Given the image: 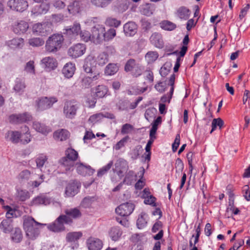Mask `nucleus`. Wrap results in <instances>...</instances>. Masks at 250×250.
<instances>
[{
    "instance_id": "nucleus-25",
    "label": "nucleus",
    "mask_w": 250,
    "mask_h": 250,
    "mask_svg": "<svg viewBox=\"0 0 250 250\" xmlns=\"http://www.w3.org/2000/svg\"><path fill=\"white\" fill-rule=\"evenodd\" d=\"M26 87L25 81L23 79L17 78L13 87L15 92L19 95H21L24 91Z\"/></svg>"
},
{
    "instance_id": "nucleus-14",
    "label": "nucleus",
    "mask_w": 250,
    "mask_h": 250,
    "mask_svg": "<svg viewBox=\"0 0 250 250\" xmlns=\"http://www.w3.org/2000/svg\"><path fill=\"white\" fill-rule=\"evenodd\" d=\"M81 186L76 181L70 182L66 186L65 190L66 197H73L77 194Z\"/></svg>"
},
{
    "instance_id": "nucleus-18",
    "label": "nucleus",
    "mask_w": 250,
    "mask_h": 250,
    "mask_svg": "<svg viewBox=\"0 0 250 250\" xmlns=\"http://www.w3.org/2000/svg\"><path fill=\"white\" fill-rule=\"evenodd\" d=\"M42 66L47 70H53L57 66V62L55 59L51 57L43 58L42 61Z\"/></svg>"
},
{
    "instance_id": "nucleus-47",
    "label": "nucleus",
    "mask_w": 250,
    "mask_h": 250,
    "mask_svg": "<svg viewBox=\"0 0 250 250\" xmlns=\"http://www.w3.org/2000/svg\"><path fill=\"white\" fill-rule=\"evenodd\" d=\"M158 54L156 51H149L146 56V60L148 63H151L155 62L158 58Z\"/></svg>"
},
{
    "instance_id": "nucleus-64",
    "label": "nucleus",
    "mask_w": 250,
    "mask_h": 250,
    "mask_svg": "<svg viewBox=\"0 0 250 250\" xmlns=\"http://www.w3.org/2000/svg\"><path fill=\"white\" fill-rule=\"evenodd\" d=\"M242 193L245 199L248 201H250V190L248 185H245L242 188Z\"/></svg>"
},
{
    "instance_id": "nucleus-20",
    "label": "nucleus",
    "mask_w": 250,
    "mask_h": 250,
    "mask_svg": "<svg viewBox=\"0 0 250 250\" xmlns=\"http://www.w3.org/2000/svg\"><path fill=\"white\" fill-rule=\"evenodd\" d=\"M87 245L89 250H100L103 244L99 239L90 237L87 240Z\"/></svg>"
},
{
    "instance_id": "nucleus-11",
    "label": "nucleus",
    "mask_w": 250,
    "mask_h": 250,
    "mask_svg": "<svg viewBox=\"0 0 250 250\" xmlns=\"http://www.w3.org/2000/svg\"><path fill=\"white\" fill-rule=\"evenodd\" d=\"M85 50L86 47L84 44L77 43L69 48L68 54L72 58H77L82 56L85 53Z\"/></svg>"
},
{
    "instance_id": "nucleus-62",
    "label": "nucleus",
    "mask_w": 250,
    "mask_h": 250,
    "mask_svg": "<svg viewBox=\"0 0 250 250\" xmlns=\"http://www.w3.org/2000/svg\"><path fill=\"white\" fill-rule=\"evenodd\" d=\"M129 139V137L128 136L124 137L116 144L114 148L117 150H120L125 146V143L127 142Z\"/></svg>"
},
{
    "instance_id": "nucleus-36",
    "label": "nucleus",
    "mask_w": 250,
    "mask_h": 250,
    "mask_svg": "<svg viewBox=\"0 0 250 250\" xmlns=\"http://www.w3.org/2000/svg\"><path fill=\"white\" fill-rule=\"evenodd\" d=\"M109 234L113 241H116L121 236L122 231L119 227H115L110 229Z\"/></svg>"
},
{
    "instance_id": "nucleus-53",
    "label": "nucleus",
    "mask_w": 250,
    "mask_h": 250,
    "mask_svg": "<svg viewBox=\"0 0 250 250\" xmlns=\"http://www.w3.org/2000/svg\"><path fill=\"white\" fill-rule=\"evenodd\" d=\"M18 197L21 201H24L29 198L30 194L26 190L21 189L18 190Z\"/></svg>"
},
{
    "instance_id": "nucleus-34",
    "label": "nucleus",
    "mask_w": 250,
    "mask_h": 250,
    "mask_svg": "<svg viewBox=\"0 0 250 250\" xmlns=\"http://www.w3.org/2000/svg\"><path fill=\"white\" fill-rule=\"evenodd\" d=\"M7 43L12 49L21 48L23 46L24 40L21 38H16L9 41Z\"/></svg>"
},
{
    "instance_id": "nucleus-19",
    "label": "nucleus",
    "mask_w": 250,
    "mask_h": 250,
    "mask_svg": "<svg viewBox=\"0 0 250 250\" xmlns=\"http://www.w3.org/2000/svg\"><path fill=\"white\" fill-rule=\"evenodd\" d=\"M77 172L83 176L91 175L94 172V169L89 165H86L83 163L76 164Z\"/></svg>"
},
{
    "instance_id": "nucleus-30",
    "label": "nucleus",
    "mask_w": 250,
    "mask_h": 250,
    "mask_svg": "<svg viewBox=\"0 0 250 250\" xmlns=\"http://www.w3.org/2000/svg\"><path fill=\"white\" fill-rule=\"evenodd\" d=\"M69 132L66 129H62L54 133V138L56 140L63 141L68 138Z\"/></svg>"
},
{
    "instance_id": "nucleus-50",
    "label": "nucleus",
    "mask_w": 250,
    "mask_h": 250,
    "mask_svg": "<svg viewBox=\"0 0 250 250\" xmlns=\"http://www.w3.org/2000/svg\"><path fill=\"white\" fill-rule=\"evenodd\" d=\"M113 164V161H110L106 166L103 167L98 170L97 172V176L99 177H101L106 174L107 171L111 168Z\"/></svg>"
},
{
    "instance_id": "nucleus-8",
    "label": "nucleus",
    "mask_w": 250,
    "mask_h": 250,
    "mask_svg": "<svg viewBox=\"0 0 250 250\" xmlns=\"http://www.w3.org/2000/svg\"><path fill=\"white\" fill-rule=\"evenodd\" d=\"M7 6L11 10L22 12L28 7V2L26 0H8Z\"/></svg>"
},
{
    "instance_id": "nucleus-24",
    "label": "nucleus",
    "mask_w": 250,
    "mask_h": 250,
    "mask_svg": "<svg viewBox=\"0 0 250 250\" xmlns=\"http://www.w3.org/2000/svg\"><path fill=\"white\" fill-rule=\"evenodd\" d=\"M150 41L156 47L162 48L164 46L162 36L160 33L156 32L153 33L150 37Z\"/></svg>"
},
{
    "instance_id": "nucleus-39",
    "label": "nucleus",
    "mask_w": 250,
    "mask_h": 250,
    "mask_svg": "<svg viewBox=\"0 0 250 250\" xmlns=\"http://www.w3.org/2000/svg\"><path fill=\"white\" fill-rule=\"evenodd\" d=\"M146 214L144 212H142L138 217L137 220V226L138 229H142L146 227L147 225Z\"/></svg>"
},
{
    "instance_id": "nucleus-40",
    "label": "nucleus",
    "mask_w": 250,
    "mask_h": 250,
    "mask_svg": "<svg viewBox=\"0 0 250 250\" xmlns=\"http://www.w3.org/2000/svg\"><path fill=\"white\" fill-rule=\"evenodd\" d=\"M108 92L107 87L104 85H99L96 87V96L99 98H102L105 96Z\"/></svg>"
},
{
    "instance_id": "nucleus-28",
    "label": "nucleus",
    "mask_w": 250,
    "mask_h": 250,
    "mask_svg": "<svg viewBox=\"0 0 250 250\" xmlns=\"http://www.w3.org/2000/svg\"><path fill=\"white\" fill-rule=\"evenodd\" d=\"M81 2L79 0H74L70 2L67 6V10L69 14L75 15L80 12Z\"/></svg>"
},
{
    "instance_id": "nucleus-61",
    "label": "nucleus",
    "mask_w": 250,
    "mask_h": 250,
    "mask_svg": "<svg viewBox=\"0 0 250 250\" xmlns=\"http://www.w3.org/2000/svg\"><path fill=\"white\" fill-rule=\"evenodd\" d=\"M34 62L33 61H30L26 63L24 68V70L29 73H35Z\"/></svg>"
},
{
    "instance_id": "nucleus-51",
    "label": "nucleus",
    "mask_w": 250,
    "mask_h": 250,
    "mask_svg": "<svg viewBox=\"0 0 250 250\" xmlns=\"http://www.w3.org/2000/svg\"><path fill=\"white\" fill-rule=\"evenodd\" d=\"M108 61L107 55L103 52L99 55L97 58L96 62L99 65H104Z\"/></svg>"
},
{
    "instance_id": "nucleus-32",
    "label": "nucleus",
    "mask_w": 250,
    "mask_h": 250,
    "mask_svg": "<svg viewBox=\"0 0 250 250\" xmlns=\"http://www.w3.org/2000/svg\"><path fill=\"white\" fill-rule=\"evenodd\" d=\"M235 190V188L231 185H228L226 188V193L228 195L229 198V204L230 210H232L234 202V193L233 192Z\"/></svg>"
},
{
    "instance_id": "nucleus-7",
    "label": "nucleus",
    "mask_w": 250,
    "mask_h": 250,
    "mask_svg": "<svg viewBox=\"0 0 250 250\" xmlns=\"http://www.w3.org/2000/svg\"><path fill=\"white\" fill-rule=\"evenodd\" d=\"M105 27L101 24H98L92 27L91 30L92 42L95 44L103 42Z\"/></svg>"
},
{
    "instance_id": "nucleus-22",
    "label": "nucleus",
    "mask_w": 250,
    "mask_h": 250,
    "mask_svg": "<svg viewBox=\"0 0 250 250\" xmlns=\"http://www.w3.org/2000/svg\"><path fill=\"white\" fill-rule=\"evenodd\" d=\"M21 138V133L18 131L9 130L5 135L6 140L11 142L13 144L19 143Z\"/></svg>"
},
{
    "instance_id": "nucleus-37",
    "label": "nucleus",
    "mask_w": 250,
    "mask_h": 250,
    "mask_svg": "<svg viewBox=\"0 0 250 250\" xmlns=\"http://www.w3.org/2000/svg\"><path fill=\"white\" fill-rule=\"evenodd\" d=\"M190 11L186 7H181L177 11V16L181 19L187 20L190 15Z\"/></svg>"
},
{
    "instance_id": "nucleus-21",
    "label": "nucleus",
    "mask_w": 250,
    "mask_h": 250,
    "mask_svg": "<svg viewBox=\"0 0 250 250\" xmlns=\"http://www.w3.org/2000/svg\"><path fill=\"white\" fill-rule=\"evenodd\" d=\"M29 27L27 22L23 21L15 22L13 25V31L15 34H21L25 33Z\"/></svg>"
},
{
    "instance_id": "nucleus-10",
    "label": "nucleus",
    "mask_w": 250,
    "mask_h": 250,
    "mask_svg": "<svg viewBox=\"0 0 250 250\" xmlns=\"http://www.w3.org/2000/svg\"><path fill=\"white\" fill-rule=\"evenodd\" d=\"M63 218L66 219L65 216L60 215L53 223L48 224L47 226L48 229L54 232H59L64 230V224L65 222Z\"/></svg>"
},
{
    "instance_id": "nucleus-16",
    "label": "nucleus",
    "mask_w": 250,
    "mask_h": 250,
    "mask_svg": "<svg viewBox=\"0 0 250 250\" xmlns=\"http://www.w3.org/2000/svg\"><path fill=\"white\" fill-rule=\"evenodd\" d=\"M81 32V25L79 23L75 22L72 26L65 29L64 34H66L70 39H74Z\"/></svg>"
},
{
    "instance_id": "nucleus-2",
    "label": "nucleus",
    "mask_w": 250,
    "mask_h": 250,
    "mask_svg": "<svg viewBox=\"0 0 250 250\" xmlns=\"http://www.w3.org/2000/svg\"><path fill=\"white\" fill-rule=\"evenodd\" d=\"M94 63L95 61L93 59L87 58L85 59L83 66V69L86 73H91V75L89 78H91L93 85L97 83V81L99 80L102 76L101 71L94 65Z\"/></svg>"
},
{
    "instance_id": "nucleus-49",
    "label": "nucleus",
    "mask_w": 250,
    "mask_h": 250,
    "mask_svg": "<svg viewBox=\"0 0 250 250\" xmlns=\"http://www.w3.org/2000/svg\"><path fill=\"white\" fill-rule=\"evenodd\" d=\"M115 167L116 169L125 170L128 167V164L126 160L120 158L116 162Z\"/></svg>"
},
{
    "instance_id": "nucleus-31",
    "label": "nucleus",
    "mask_w": 250,
    "mask_h": 250,
    "mask_svg": "<svg viewBox=\"0 0 250 250\" xmlns=\"http://www.w3.org/2000/svg\"><path fill=\"white\" fill-rule=\"evenodd\" d=\"M50 203V199L44 195H41L34 198L32 202L33 205H47Z\"/></svg>"
},
{
    "instance_id": "nucleus-52",
    "label": "nucleus",
    "mask_w": 250,
    "mask_h": 250,
    "mask_svg": "<svg viewBox=\"0 0 250 250\" xmlns=\"http://www.w3.org/2000/svg\"><path fill=\"white\" fill-rule=\"evenodd\" d=\"M28 43L33 47H38L43 44L44 41L40 38H33L29 40Z\"/></svg>"
},
{
    "instance_id": "nucleus-63",
    "label": "nucleus",
    "mask_w": 250,
    "mask_h": 250,
    "mask_svg": "<svg viewBox=\"0 0 250 250\" xmlns=\"http://www.w3.org/2000/svg\"><path fill=\"white\" fill-rule=\"evenodd\" d=\"M133 129V126L129 124H125L123 125L121 129V133L122 134H128L130 133Z\"/></svg>"
},
{
    "instance_id": "nucleus-3",
    "label": "nucleus",
    "mask_w": 250,
    "mask_h": 250,
    "mask_svg": "<svg viewBox=\"0 0 250 250\" xmlns=\"http://www.w3.org/2000/svg\"><path fill=\"white\" fill-rule=\"evenodd\" d=\"M63 41L64 38L62 34H53L46 42V51L50 53L57 52L61 48Z\"/></svg>"
},
{
    "instance_id": "nucleus-17",
    "label": "nucleus",
    "mask_w": 250,
    "mask_h": 250,
    "mask_svg": "<svg viewBox=\"0 0 250 250\" xmlns=\"http://www.w3.org/2000/svg\"><path fill=\"white\" fill-rule=\"evenodd\" d=\"M137 25L133 21H129L124 25V32L126 37H132L137 32Z\"/></svg>"
},
{
    "instance_id": "nucleus-1",
    "label": "nucleus",
    "mask_w": 250,
    "mask_h": 250,
    "mask_svg": "<svg viewBox=\"0 0 250 250\" xmlns=\"http://www.w3.org/2000/svg\"><path fill=\"white\" fill-rule=\"evenodd\" d=\"M45 224L37 222L32 217H23V226L26 236L30 239H36L40 233V229Z\"/></svg>"
},
{
    "instance_id": "nucleus-33",
    "label": "nucleus",
    "mask_w": 250,
    "mask_h": 250,
    "mask_svg": "<svg viewBox=\"0 0 250 250\" xmlns=\"http://www.w3.org/2000/svg\"><path fill=\"white\" fill-rule=\"evenodd\" d=\"M156 9V6L152 3H146L141 6V13L146 16L151 15Z\"/></svg>"
},
{
    "instance_id": "nucleus-38",
    "label": "nucleus",
    "mask_w": 250,
    "mask_h": 250,
    "mask_svg": "<svg viewBox=\"0 0 250 250\" xmlns=\"http://www.w3.org/2000/svg\"><path fill=\"white\" fill-rule=\"evenodd\" d=\"M119 70V66L116 63H109L105 68L104 73L106 75L111 76L116 73Z\"/></svg>"
},
{
    "instance_id": "nucleus-26",
    "label": "nucleus",
    "mask_w": 250,
    "mask_h": 250,
    "mask_svg": "<svg viewBox=\"0 0 250 250\" xmlns=\"http://www.w3.org/2000/svg\"><path fill=\"white\" fill-rule=\"evenodd\" d=\"M13 229V221L11 219H4L0 224V229L4 233H10Z\"/></svg>"
},
{
    "instance_id": "nucleus-35",
    "label": "nucleus",
    "mask_w": 250,
    "mask_h": 250,
    "mask_svg": "<svg viewBox=\"0 0 250 250\" xmlns=\"http://www.w3.org/2000/svg\"><path fill=\"white\" fill-rule=\"evenodd\" d=\"M11 238L15 243H20L23 238V234L21 229L19 228H15L14 231L11 233Z\"/></svg>"
},
{
    "instance_id": "nucleus-59",
    "label": "nucleus",
    "mask_w": 250,
    "mask_h": 250,
    "mask_svg": "<svg viewBox=\"0 0 250 250\" xmlns=\"http://www.w3.org/2000/svg\"><path fill=\"white\" fill-rule=\"evenodd\" d=\"M80 37L81 40L84 42H87L88 41L92 42V34L87 31H83L80 32Z\"/></svg>"
},
{
    "instance_id": "nucleus-44",
    "label": "nucleus",
    "mask_w": 250,
    "mask_h": 250,
    "mask_svg": "<svg viewBox=\"0 0 250 250\" xmlns=\"http://www.w3.org/2000/svg\"><path fill=\"white\" fill-rule=\"evenodd\" d=\"M116 35V30L110 28L107 31H104L103 41L108 42L112 40Z\"/></svg>"
},
{
    "instance_id": "nucleus-27",
    "label": "nucleus",
    "mask_w": 250,
    "mask_h": 250,
    "mask_svg": "<svg viewBox=\"0 0 250 250\" xmlns=\"http://www.w3.org/2000/svg\"><path fill=\"white\" fill-rule=\"evenodd\" d=\"M127 9L128 5L125 0H117L113 5V10L119 13H123Z\"/></svg>"
},
{
    "instance_id": "nucleus-45",
    "label": "nucleus",
    "mask_w": 250,
    "mask_h": 250,
    "mask_svg": "<svg viewBox=\"0 0 250 250\" xmlns=\"http://www.w3.org/2000/svg\"><path fill=\"white\" fill-rule=\"evenodd\" d=\"M224 122L223 120L220 118L213 119L211 123L212 128L210 133H211L213 131H214L216 129L217 126H218L219 128L221 129L224 126Z\"/></svg>"
},
{
    "instance_id": "nucleus-60",
    "label": "nucleus",
    "mask_w": 250,
    "mask_h": 250,
    "mask_svg": "<svg viewBox=\"0 0 250 250\" xmlns=\"http://www.w3.org/2000/svg\"><path fill=\"white\" fill-rule=\"evenodd\" d=\"M31 136L30 134L27 131L23 134H21V138H20V142L22 144H27L31 141Z\"/></svg>"
},
{
    "instance_id": "nucleus-6",
    "label": "nucleus",
    "mask_w": 250,
    "mask_h": 250,
    "mask_svg": "<svg viewBox=\"0 0 250 250\" xmlns=\"http://www.w3.org/2000/svg\"><path fill=\"white\" fill-rule=\"evenodd\" d=\"M64 212L65 214L61 215L66 217V219L64 218H63L64 220L65 224L68 225H71L73 223V219H79L82 216L81 211L77 208L65 209Z\"/></svg>"
},
{
    "instance_id": "nucleus-13",
    "label": "nucleus",
    "mask_w": 250,
    "mask_h": 250,
    "mask_svg": "<svg viewBox=\"0 0 250 250\" xmlns=\"http://www.w3.org/2000/svg\"><path fill=\"white\" fill-rule=\"evenodd\" d=\"M56 97H52L48 98L43 97L41 98L38 103V108L40 110H43L51 108L54 104L57 102Z\"/></svg>"
},
{
    "instance_id": "nucleus-54",
    "label": "nucleus",
    "mask_w": 250,
    "mask_h": 250,
    "mask_svg": "<svg viewBox=\"0 0 250 250\" xmlns=\"http://www.w3.org/2000/svg\"><path fill=\"white\" fill-rule=\"evenodd\" d=\"M137 64L136 63V61L135 60L129 59L127 61L125 65V70L126 72L132 71Z\"/></svg>"
},
{
    "instance_id": "nucleus-5",
    "label": "nucleus",
    "mask_w": 250,
    "mask_h": 250,
    "mask_svg": "<svg viewBox=\"0 0 250 250\" xmlns=\"http://www.w3.org/2000/svg\"><path fill=\"white\" fill-rule=\"evenodd\" d=\"M79 108V104L78 102L74 100H67L64 103L63 115L66 118L74 119Z\"/></svg>"
},
{
    "instance_id": "nucleus-46",
    "label": "nucleus",
    "mask_w": 250,
    "mask_h": 250,
    "mask_svg": "<svg viewBox=\"0 0 250 250\" xmlns=\"http://www.w3.org/2000/svg\"><path fill=\"white\" fill-rule=\"evenodd\" d=\"M4 208L6 211V217L7 219L17 217L16 213L18 212V210L17 209L12 208L9 206H4Z\"/></svg>"
},
{
    "instance_id": "nucleus-15",
    "label": "nucleus",
    "mask_w": 250,
    "mask_h": 250,
    "mask_svg": "<svg viewBox=\"0 0 250 250\" xmlns=\"http://www.w3.org/2000/svg\"><path fill=\"white\" fill-rule=\"evenodd\" d=\"M50 28L46 23H38L33 26V31L39 35L44 36L50 32Z\"/></svg>"
},
{
    "instance_id": "nucleus-12",
    "label": "nucleus",
    "mask_w": 250,
    "mask_h": 250,
    "mask_svg": "<svg viewBox=\"0 0 250 250\" xmlns=\"http://www.w3.org/2000/svg\"><path fill=\"white\" fill-rule=\"evenodd\" d=\"M31 115L28 112L21 114H14L11 115L9 117V121L12 124H18L25 123L31 120Z\"/></svg>"
},
{
    "instance_id": "nucleus-41",
    "label": "nucleus",
    "mask_w": 250,
    "mask_h": 250,
    "mask_svg": "<svg viewBox=\"0 0 250 250\" xmlns=\"http://www.w3.org/2000/svg\"><path fill=\"white\" fill-rule=\"evenodd\" d=\"M82 236V233L81 232H69L66 236V240L69 242H75Z\"/></svg>"
},
{
    "instance_id": "nucleus-58",
    "label": "nucleus",
    "mask_w": 250,
    "mask_h": 250,
    "mask_svg": "<svg viewBox=\"0 0 250 250\" xmlns=\"http://www.w3.org/2000/svg\"><path fill=\"white\" fill-rule=\"evenodd\" d=\"M47 158L45 155H40L36 159V163L37 167L41 168L46 162Z\"/></svg>"
},
{
    "instance_id": "nucleus-56",
    "label": "nucleus",
    "mask_w": 250,
    "mask_h": 250,
    "mask_svg": "<svg viewBox=\"0 0 250 250\" xmlns=\"http://www.w3.org/2000/svg\"><path fill=\"white\" fill-rule=\"evenodd\" d=\"M134 172L129 170L125 175L123 183L127 185H131L134 180Z\"/></svg>"
},
{
    "instance_id": "nucleus-9",
    "label": "nucleus",
    "mask_w": 250,
    "mask_h": 250,
    "mask_svg": "<svg viewBox=\"0 0 250 250\" xmlns=\"http://www.w3.org/2000/svg\"><path fill=\"white\" fill-rule=\"evenodd\" d=\"M135 205L131 202L123 203L116 208V212L121 216H128L134 210Z\"/></svg>"
},
{
    "instance_id": "nucleus-48",
    "label": "nucleus",
    "mask_w": 250,
    "mask_h": 250,
    "mask_svg": "<svg viewBox=\"0 0 250 250\" xmlns=\"http://www.w3.org/2000/svg\"><path fill=\"white\" fill-rule=\"evenodd\" d=\"M105 24L107 26L110 27H118L121 24L120 21L117 20L115 18L108 17L105 21Z\"/></svg>"
},
{
    "instance_id": "nucleus-57",
    "label": "nucleus",
    "mask_w": 250,
    "mask_h": 250,
    "mask_svg": "<svg viewBox=\"0 0 250 250\" xmlns=\"http://www.w3.org/2000/svg\"><path fill=\"white\" fill-rule=\"evenodd\" d=\"M156 112L157 110L154 108L147 109L145 113V118L149 121L155 117Z\"/></svg>"
},
{
    "instance_id": "nucleus-43",
    "label": "nucleus",
    "mask_w": 250,
    "mask_h": 250,
    "mask_svg": "<svg viewBox=\"0 0 250 250\" xmlns=\"http://www.w3.org/2000/svg\"><path fill=\"white\" fill-rule=\"evenodd\" d=\"M160 27L164 30L172 31L176 28V25L168 21H162L160 23Z\"/></svg>"
},
{
    "instance_id": "nucleus-23",
    "label": "nucleus",
    "mask_w": 250,
    "mask_h": 250,
    "mask_svg": "<svg viewBox=\"0 0 250 250\" xmlns=\"http://www.w3.org/2000/svg\"><path fill=\"white\" fill-rule=\"evenodd\" d=\"M33 127L37 131L44 135H47L51 131V129L49 126H47L44 124L38 121L33 122Z\"/></svg>"
},
{
    "instance_id": "nucleus-29",
    "label": "nucleus",
    "mask_w": 250,
    "mask_h": 250,
    "mask_svg": "<svg viewBox=\"0 0 250 250\" xmlns=\"http://www.w3.org/2000/svg\"><path fill=\"white\" fill-rule=\"evenodd\" d=\"M75 71V64L71 62L66 63L62 70L64 76L67 78H71L73 76Z\"/></svg>"
},
{
    "instance_id": "nucleus-4",
    "label": "nucleus",
    "mask_w": 250,
    "mask_h": 250,
    "mask_svg": "<svg viewBox=\"0 0 250 250\" xmlns=\"http://www.w3.org/2000/svg\"><path fill=\"white\" fill-rule=\"evenodd\" d=\"M65 156L60 160V163L65 167L66 171L71 170L74 166L75 161L78 158V153L74 149L67 148L65 152Z\"/></svg>"
},
{
    "instance_id": "nucleus-42",
    "label": "nucleus",
    "mask_w": 250,
    "mask_h": 250,
    "mask_svg": "<svg viewBox=\"0 0 250 250\" xmlns=\"http://www.w3.org/2000/svg\"><path fill=\"white\" fill-rule=\"evenodd\" d=\"M113 0H91V3L98 7L105 8L109 5Z\"/></svg>"
},
{
    "instance_id": "nucleus-55",
    "label": "nucleus",
    "mask_w": 250,
    "mask_h": 250,
    "mask_svg": "<svg viewBox=\"0 0 250 250\" xmlns=\"http://www.w3.org/2000/svg\"><path fill=\"white\" fill-rule=\"evenodd\" d=\"M129 102L126 100H120L116 104V106L118 109L120 111H124L127 110L129 107Z\"/></svg>"
}]
</instances>
